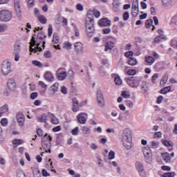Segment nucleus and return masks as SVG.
<instances>
[{
  "label": "nucleus",
  "instance_id": "24",
  "mask_svg": "<svg viewBox=\"0 0 177 177\" xmlns=\"http://www.w3.org/2000/svg\"><path fill=\"white\" fill-rule=\"evenodd\" d=\"M8 111H9V105L6 104L0 108V117L3 113H8Z\"/></svg>",
  "mask_w": 177,
  "mask_h": 177
},
{
  "label": "nucleus",
  "instance_id": "44",
  "mask_svg": "<svg viewBox=\"0 0 177 177\" xmlns=\"http://www.w3.org/2000/svg\"><path fill=\"white\" fill-rule=\"evenodd\" d=\"M115 157V152L113 151H111L109 153V160H114Z\"/></svg>",
  "mask_w": 177,
  "mask_h": 177
},
{
  "label": "nucleus",
  "instance_id": "3",
  "mask_svg": "<svg viewBox=\"0 0 177 177\" xmlns=\"http://www.w3.org/2000/svg\"><path fill=\"white\" fill-rule=\"evenodd\" d=\"M85 27L88 37H89V38H92L95 32V19L91 18V15H87L86 17Z\"/></svg>",
  "mask_w": 177,
  "mask_h": 177
},
{
  "label": "nucleus",
  "instance_id": "15",
  "mask_svg": "<svg viewBox=\"0 0 177 177\" xmlns=\"http://www.w3.org/2000/svg\"><path fill=\"white\" fill-rule=\"evenodd\" d=\"M61 70H63V68H59L57 71V76L58 77V80L63 81L64 80H66V77H67V73H66V71L60 72Z\"/></svg>",
  "mask_w": 177,
  "mask_h": 177
},
{
  "label": "nucleus",
  "instance_id": "50",
  "mask_svg": "<svg viewBox=\"0 0 177 177\" xmlns=\"http://www.w3.org/2000/svg\"><path fill=\"white\" fill-rule=\"evenodd\" d=\"M6 30H8V26H6V25L5 24H0V32H5V31H6Z\"/></svg>",
  "mask_w": 177,
  "mask_h": 177
},
{
  "label": "nucleus",
  "instance_id": "19",
  "mask_svg": "<svg viewBox=\"0 0 177 177\" xmlns=\"http://www.w3.org/2000/svg\"><path fill=\"white\" fill-rule=\"evenodd\" d=\"M8 87L10 91H15L16 89V82L15 79H10L8 82Z\"/></svg>",
  "mask_w": 177,
  "mask_h": 177
},
{
  "label": "nucleus",
  "instance_id": "37",
  "mask_svg": "<svg viewBox=\"0 0 177 177\" xmlns=\"http://www.w3.org/2000/svg\"><path fill=\"white\" fill-rule=\"evenodd\" d=\"M131 9H139V0L133 2Z\"/></svg>",
  "mask_w": 177,
  "mask_h": 177
},
{
  "label": "nucleus",
  "instance_id": "63",
  "mask_svg": "<svg viewBox=\"0 0 177 177\" xmlns=\"http://www.w3.org/2000/svg\"><path fill=\"white\" fill-rule=\"evenodd\" d=\"M124 56L126 57H131V56H133V52L132 51L126 52L124 53Z\"/></svg>",
  "mask_w": 177,
  "mask_h": 177
},
{
  "label": "nucleus",
  "instance_id": "30",
  "mask_svg": "<svg viewBox=\"0 0 177 177\" xmlns=\"http://www.w3.org/2000/svg\"><path fill=\"white\" fill-rule=\"evenodd\" d=\"M48 116L46 115V114L44 113L41 115H40V117L38 118V121L39 122H46V118Z\"/></svg>",
  "mask_w": 177,
  "mask_h": 177
},
{
  "label": "nucleus",
  "instance_id": "31",
  "mask_svg": "<svg viewBox=\"0 0 177 177\" xmlns=\"http://www.w3.org/2000/svg\"><path fill=\"white\" fill-rule=\"evenodd\" d=\"M151 26H153V19H147L145 21L146 28H150V27H151Z\"/></svg>",
  "mask_w": 177,
  "mask_h": 177
},
{
  "label": "nucleus",
  "instance_id": "64",
  "mask_svg": "<svg viewBox=\"0 0 177 177\" xmlns=\"http://www.w3.org/2000/svg\"><path fill=\"white\" fill-rule=\"evenodd\" d=\"M172 48H174V49H177V41H171V45Z\"/></svg>",
  "mask_w": 177,
  "mask_h": 177
},
{
  "label": "nucleus",
  "instance_id": "43",
  "mask_svg": "<svg viewBox=\"0 0 177 177\" xmlns=\"http://www.w3.org/2000/svg\"><path fill=\"white\" fill-rule=\"evenodd\" d=\"M131 15L133 17H136L139 15V9H131Z\"/></svg>",
  "mask_w": 177,
  "mask_h": 177
},
{
  "label": "nucleus",
  "instance_id": "32",
  "mask_svg": "<svg viewBox=\"0 0 177 177\" xmlns=\"http://www.w3.org/2000/svg\"><path fill=\"white\" fill-rule=\"evenodd\" d=\"M176 176V173L175 172H167L162 174V177H175Z\"/></svg>",
  "mask_w": 177,
  "mask_h": 177
},
{
  "label": "nucleus",
  "instance_id": "22",
  "mask_svg": "<svg viewBox=\"0 0 177 177\" xmlns=\"http://www.w3.org/2000/svg\"><path fill=\"white\" fill-rule=\"evenodd\" d=\"M77 118L80 124H85V122H86V118H85L82 113L79 114Z\"/></svg>",
  "mask_w": 177,
  "mask_h": 177
},
{
  "label": "nucleus",
  "instance_id": "7",
  "mask_svg": "<svg viewBox=\"0 0 177 177\" xmlns=\"http://www.w3.org/2000/svg\"><path fill=\"white\" fill-rule=\"evenodd\" d=\"M142 153L147 164H151L153 157L151 156V151L149 147H145L142 149Z\"/></svg>",
  "mask_w": 177,
  "mask_h": 177
},
{
  "label": "nucleus",
  "instance_id": "9",
  "mask_svg": "<svg viewBox=\"0 0 177 177\" xmlns=\"http://www.w3.org/2000/svg\"><path fill=\"white\" fill-rule=\"evenodd\" d=\"M136 169L141 177H146V171H145V167L140 162H136Z\"/></svg>",
  "mask_w": 177,
  "mask_h": 177
},
{
  "label": "nucleus",
  "instance_id": "25",
  "mask_svg": "<svg viewBox=\"0 0 177 177\" xmlns=\"http://www.w3.org/2000/svg\"><path fill=\"white\" fill-rule=\"evenodd\" d=\"M145 62L148 63L149 66H151V64L156 62V59H154V57L151 56H147L145 57Z\"/></svg>",
  "mask_w": 177,
  "mask_h": 177
},
{
  "label": "nucleus",
  "instance_id": "18",
  "mask_svg": "<svg viewBox=\"0 0 177 177\" xmlns=\"http://www.w3.org/2000/svg\"><path fill=\"white\" fill-rule=\"evenodd\" d=\"M113 48H114V42L107 41L104 44V52H109V50H113Z\"/></svg>",
  "mask_w": 177,
  "mask_h": 177
},
{
  "label": "nucleus",
  "instance_id": "54",
  "mask_svg": "<svg viewBox=\"0 0 177 177\" xmlns=\"http://www.w3.org/2000/svg\"><path fill=\"white\" fill-rule=\"evenodd\" d=\"M122 17H123V20H124V21H127V20H128V19H129V12H125L123 14Z\"/></svg>",
  "mask_w": 177,
  "mask_h": 177
},
{
  "label": "nucleus",
  "instance_id": "59",
  "mask_svg": "<svg viewBox=\"0 0 177 177\" xmlns=\"http://www.w3.org/2000/svg\"><path fill=\"white\" fill-rule=\"evenodd\" d=\"M102 32L103 34H110V32H111V29H110V28H104L102 30Z\"/></svg>",
  "mask_w": 177,
  "mask_h": 177
},
{
  "label": "nucleus",
  "instance_id": "61",
  "mask_svg": "<svg viewBox=\"0 0 177 177\" xmlns=\"http://www.w3.org/2000/svg\"><path fill=\"white\" fill-rule=\"evenodd\" d=\"M53 42H54V44H59V36L53 35Z\"/></svg>",
  "mask_w": 177,
  "mask_h": 177
},
{
  "label": "nucleus",
  "instance_id": "8",
  "mask_svg": "<svg viewBox=\"0 0 177 177\" xmlns=\"http://www.w3.org/2000/svg\"><path fill=\"white\" fill-rule=\"evenodd\" d=\"M12 67V64L9 62H3L1 65V72L3 75H8L10 73V68Z\"/></svg>",
  "mask_w": 177,
  "mask_h": 177
},
{
  "label": "nucleus",
  "instance_id": "55",
  "mask_svg": "<svg viewBox=\"0 0 177 177\" xmlns=\"http://www.w3.org/2000/svg\"><path fill=\"white\" fill-rule=\"evenodd\" d=\"M168 82V75L165 74L163 75L162 81L160 82H163V84H167Z\"/></svg>",
  "mask_w": 177,
  "mask_h": 177
},
{
  "label": "nucleus",
  "instance_id": "1",
  "mask_svg": "<svg viewBox=\"0 0 177 177\" xmlns=\"http://www.w3.org/2000/svg\"><path fill=\"white\" fill-rule=\"evenodd\" d=\"M36 36L37 38L35 39ZM45 39H46V35L43 31H40L37 34V35L34 34L30 42V55H32V52H34L35 53H37L38 50L39 52H42V48L41 47V44H42L43 49H45V44H46Z\"/></svg>",
  "mask_w": 177,
  "mask_h": 177
},
{
  "label": "nucleus",
  "instance_id": "42",
  "mask_svg": "<svg viewBox=\"0 0 177 177\" xmlns=\"http://www.w3.org/2000/svg\"><path fill=\"white\" fill-rule=\"evenodd\" d=\"M52 34H53V28L52 27V24H50L48 26V37H52Z\"/></svg>",
  "mask_w": 177,
  "mask_h": 177
},
{
  "label": "nucleus",
  "instance_id": "49",
  "mask_svg": "<svg viewBox=\"0 0 177 177\" xmlns=\"http://www.w3.org/2000/svg\"><path fill=\"white\" fill-rule=\"evenodd\" d=\"M72 26L75 27V37H80V30H78V28H77V26L75 24H72Z\"/></svg>",
  "mask_w": 177,
  "mask_h": 177
},
{
  "label": "nucleus",
  "instance_id": "36",
  "mask_svg": "<svg viewBox=\"0 0 177 177\" xmlns=\"http://www.w3.org/2000/svg\"><path fill=\"white\" fill-rule=\"evenodd\" d=\"M14 53H20V44H15Z\"/></svg>",
  "mask_w": 177,
  "mask_h": 177
},
{
  "label": "nucleus",
  "instance_id": "33",
  "mask_svg": "<svg viewBox=\"0 0 177 177\" xmlns=\"http://www.w3.org/2000/svg\"><path fill=\"white\" fill-rule=\"evenodd\" d=\"M122 96L124 99H129V97H131V94H129V92H128L127 91H123L122 92Z\"/></svg>",
  "mask_w": 177,
  "mask_h": 177
},
{
  "label": "nucleus",
  "instance_id": "53",
  "mask_svg": "<svg viewBox=\"0 0 177 177\" xmlns=\"http://www.w3.org/2000/svg\"><path fill=\"white\" fill-rule=\"evenodd\" d=\"M80 132V130L78 129V127H75V129H73L72 131H71V133L72 135L73 136H77L78 135V133Z\"/></svg>",
  "mask_w": 177,
  "mask_h": 177
},
{
  "label": "nucleus",
  "instance_id": "46",
  "mask_svg": "<svg viewBox=\"0 0 177 177\" xmlns=\"http://www.w3.org/2000/svg\"><path fill=\"white\" fill-rule=\"evenodd\" d=\"M162 3L164 6H168L172 3V0H162Z\"/></svg>",
  "mask_w": 177,
  "mask_h": 177
},
{
  "label": "nucleus",
  "instance_id": "5",
  "mask_svg": "<svg viewBox=\"0 0 177 177\" xmlns=\"http://www.w3.org/2000/svg\"><path fill=\"white\" fill-rule=\"evenodd\" d=\"M52 136L46 134L41 139V146L46 153H51L50 148L52 147Z\"/></svg>",
  "mask_w": 177,
  "mask_h": 177
},
{
  "label": "nucleus",
  "instance_id": "39",
  "mask_svg": "<svg viewBox=\"0 0 177 177\" xmlns=\"http://www.w3.org/2000/svg\"><path fill=\"white\" fill-rule=\"evenodd\" d=\"M44 56L46 59H50L52 57V53H50V50H46L44 52Z\"/></svg>",
  "mask_w": 177,
  "mask_h": 177
},
{
  "label": "nucleus",
  "instance_id": "56",
  "mask_svg": "<svg viewBox=\"0 0 177 177\" xmlns=\"http://www.w3.org/2000/svg\"><path fill=\"white\" fill-rule=\"evenodd\" d=\"M1 124L3 127H6V125H8V119L6 118L1 119Z\"/></svg>",
  "mask_w": 177,
  "mask_h": 177
},
{
  "label": "nucleus",
  "instance_id": "11",
  "mask_svg": "<svg viewBox=\"0 0 177 177\" xmlns=\"http://www.w3.org/2000/svg\"><path fill=\"white\" fill-rule=\"evenodd\" d=\"M91 19H95V17H96V19H98V17H100V11L97 10H89L87 12V16L89 17Z\"/></svg>",
  "mask_w": 177,
  "mask_h": 177
},
{
  "label": "nucleus",
  "instance_id": "51",
  "mask_svg": "<svg viewBox=\"0 0 177 177\" xmlns=\"http://www.w3.org/2000/svg\"><path fill=\"white\" fill-rule=\"evenodd\" d=\"M38 97V93L37 92H33L30 94V99L32 100H35Z\"/></svg>",
  "mask_w": 177,
  "mask_h": 177
},
{
  "label": "nucleus",
  "instance_id": "35",
  "mask_svg": "<svg viewBox=\"0 0 177 177\" xmlns=\"http://www.w3.org/2000/svg\"><path fill=\"white\" fill-rule=\"evenodd\" d=\"M115 84L116 85H121L122 84V80H121V77L120 76H117L114 79Z\"/></svg>",
  "mask_w": 177,
  "mask_h": 177
},
{
  "label": "nucleus",
  "instance_id": "13",
  "mask_svg": "<svg viewBox=\"0 0 177 177\" xmlns=\"http://www.w3.org/2000/svg\"><path fill=\"white\" fill-rule=\"evenodd\" d=\"M72 111L74 113H77V111H80V102H78V100L75 97L72 99Z\"/></svg>",
  "mask_w": 177,
  "mask_h": 177
},
{
  "label": "nucleus",
  "instance_id": "10",
  "mask_svg": "<svg viewBox=\"0 0 177 177\" xmlns=\"http://www.w3.org/2000/svg\"><path fill=\"white\" fill-rule=\"evenodd\" d=\"M97 102L100 107H104V97H103V93L102 91H97Z\"/></svg>",
  "mask_w": 177,
  "mask_h": 177
},
{
  "label": "nucleus",
  "instance_id": "60",
  "mask_svg": "<svg viewBox=\"0 0 177 177\" xmlns=\"http://www.w3.org/2000/svg\"><path fill=\"white\" fill-rule=\"evenodd\" d=\"M68 75L69 77V78L72 79L74 78V71L73 70H69L68 72Z\"/></svg>",
  "mask_w": 177,
  "mask_h": 177
},
{
  "label": "nucleus",
  "instance_id": "45",
  "mask_svg": "<svg viewBox=\"0 0 177 177\" xmlns=\"http://www.w3.org/2000/svg\"><path fill=\"white\" fill-rule=\"evenodd\" d=\"M33 176L41 177V171L38 169H36L35 170L33 171Z\"/></svg>",
  "mask_w": 177,
  "mask_h": 177
},
{
  "label": "nucleus",
  "instance_id": "12",
  "mask_svg": "<svg viewBox=\"0 0 177 177\" xmlns=\"http://www.w3.org/2000/svg\"><path fill=\"white\" fill-rule=\"evenodd\" d=\"M100 27H109L111 26V21L107 18L101 19L98 21Z\"/></svg>",
  "mask_w": 177,
  "mask_h": 177
},
{
  "label": "nucleus",
  "instance_id": "48",
  "mask_svg": "<svg viewBox=\"0 0 177 177\" xmlns=\"http://www.w3.org/2000/svg\"><path fill=\"white\" fill-rule=\"evenodd\" d=\"M82 131L85 135H88V133H91V129L86 127H82Z\"/></svg>",
  "mask_w": 177,
  "mask_h": 177
},
{
  "label": "nucleus",
  "instance_id": "16",
  "mask_svg": "<svg viewBox=\"0 0 177 177\" xmlns=\"http://www.w3.org/2000/svg\"><path fill=\"white\" fill-rule=\"evenodd\" d=\"M17 120L19 127H24V122H26V118L24 115L19 113L17 115Z\"/></svg>",
  "mask_w": 177,
  "mask_h": 177
},
{
  "label": "nucleus",
  "instance_id": "14",
  "mask_svg": "<svg viewBox=\"0 0 177 177\" xmlns=\"http://www.w3.org/2000/svg\"><path fill=\"white\" fill-rule=\"evenodd\" d=\"M75 50L78 55H82L84 53V45L82 43L78 41L75 44Z\"/></svg>",
  "mask_w": 177,
  "mask_h": 177
},
{
  "label": "nucleus",
  "instance_id": "62",
  "mask_svg": "<svg viewBox=\"0 0 177 177\" xmlns=\"http://www.w3.org/2000/svg\"><path fill=\"white\" fill-rule=\"evenodd\" d=\"M161 169H162V171H171V167L169 166L163 165L161 167Z\"/></svg>",
  "mask_w": 177,
  "mask_h": 177
},
{
  "label": "nucleus",
  "instance_id": "20",
  "mask_svg": "<svg viewBox=\"0 0 177 177\" xmlns=\"http://www.w3.org/2000/svg\"><path fill=\"white\" fill-rule=\"evenodd\" d=\"M44 78L46 81H48V82H53V80H55L53 74L50 72H46V73L44 74Z\"/></svg>",
  "mask_w": 177,
  "mask_h": 177
},
{
  "label": "nucleus",
  "instance_id": "52",
  "mask_svg": "<svg viewBox=\"0 0 177 177\" xmlns=\"http://www.w3.org/2000/svg\"><path fill=\"white\" fill-rule=\"evenodd\" d=\"M162 144H163L165 146H166L167 147H171V146H172V142H171L170 141L167 140H164V141L162 142Z\"/></svg>",
  "mask_w": 177,
  "mask_h": 177
},
{
  "label": "nucleus",
  "instance_id": "4",
  "mask_svg": "<svg viewBox=\"0 0 177 177\" xmlns=\"http://www.w3.org/2000/svg\"><path fill=\"white\" fill-rule=\"evenodd\" d=\"M142 80H143V77L142 76H133L124 78V81H126L127 84L131 88H138L140 82H142Z\"/></svg>",
  "mask_w": 177,
  "mask_h": 177
},
{
  "label": "nucleus",
  "instance_id": "38",
  "mask_svg": "<svg viewBox=\"0 0 177 177\" xmlns=\"http://www.w3.org/2000/svg\"><path fill=\"white\" fill-rule=\"evenodd\" d=\"M99 73L101 77H104L106 75V71H104V67L100 66L99 68Z\"/></svg>",
  "mask_w": 177,
  "mask_h": 177
},
{
  "label": "nucleus",
  "instance_id": "40",
  "mask_svg": "<svg viewBox=\"0 0 177 177\" xmlns=\"http://www.w3.org/2000/svg\"><path fill=\"white\" fill-rule=\"evenodd\" d=\"M32 64H33V66H36L37 67H39L40 68L42 67V63H41L39 61L33 60L32 62Z\"/></svg>",
  "mask_w": 177,
  "mask_h": 177
},
{
  "label": "nucleus",
  "instance_id": "34",
  "mask_svg": "<svg viewBox=\"0 0 177 177\" xmlns=\"http://www.w3.org/2000/svg\"><path fill=\"white\" fill-rule=\"evenodd\" d=\"M21 142L24 141L20 139H15L14 140H12V145H14V146H19V145H21Z\"/></svg>",
  "mask_w": 177,
  "mask_h": 177
},
{
  "label": "nucleus",
  "instance_id": "21",
  "mask_svg": "<svg viewBox=\"0 0 177 177\" xmlns=\"http://www.w3.org/2000/svg\"><path fill=\"white\" fill-rule=\"evenodd\" d=\"M161 157L165 162H171V156L168 152L162 153Z\"/></svg>",
  "mask_w": 177,
  "mask_h": 177
},
{
  "label": "nucleus",
  "instance_id": "26",
  "mask_svg": "<svg viewBox=\"0 0 177 177\" xmlns=\"http://www.w3.org/2000/svg\"><path fill=\"white\" fill-rule=\"evenodd\" d=\"M128 64H129V66H136V64H138V60H136L135 57H129Z\"/></svg>",
  "mask_w": 177,
  "mask_h": 177
},
{
  "label": "nucleus",
  "instance_id": "2",
  "mask_svg": "<svg viewBox=\"0 0 177 177\" xmlns=\"http://www.w3.org/2000/svg\"><path fill=\"white\" fill-rule=\"evenodd\" d=\"M122 140L124 147L127 150H130L131 147H132V131L129 129H126L123 132Z\"/></svg>",
  "mask_w": 177,
  "mask_h": 177
},
{
  "label": "nucleus",
  "instance_id": "41",
  "mask_svg": "<svg viewBox=\"0 0 177 177\" xmlns=\"http://www.w3.org/2000/svg\"><path fill=\"white\" fill-rule=\"evenodd\" d=\"M141 89L144 91L145 92H147V82H142L141 84Z\"/></svg>",
  "mask_w": 177,
  "mask_h": 177
},
{
  "label": "nucleus",
  "instance_id": "27",
  "mask_svg": "<svg viewBox=\"0 0 177 177\" xmlns=\"http://www.w3.org/2000/svg\"><path fill=\"white\" fill-rule=\"evenodd\" d=\"M120 1H114L113 3V10H115V12H118L119 9H120Z\"/></svg>",
  "mask_w": 177,
  "mask_h": 177
},
{
  "label": "nucleus",
  "instance_id": "23",
  "mask_svg": "<svg viewBox=\"0 0 177 177\" xmlns=\"http://www.w3.org/2000/svg\"><path fill=\"white\" fill-rule=\"evenodd\" d=\"M59 91V83H55L50 88V92L51 93H56Z\"/></svg>",
  "mask_w": 177,
  "mask_h": 177
},
{
  "label": "nucleus",
  "instance_id": "17",
  "mask_svg": "<svg viewBox=\"0 0 177 177\" xmlns=\"http://www.w3.org/2000/svg\"><path fill=\"white\" fill-rule=\"evenodd\" d=\"M14 5L17 17H21V9L20 8V3H19V0H15Z\"/></svg>",
  "mask_w": 177,
  "mask_h": 177
},
{
  "label": "nucleus",
  "instance_id": "29",
  "mask_svg": "<svg viewBox=\"0 0 177 177\" xmlns=\"http://www.w3.org/2000/svg\"><path fill=\"white\" fill-rule=\"evenodd\" d=\"M171 91V86H166L163 88H162L160 90V93H162V95H165L167 93H168V92H170Z\"/></svg>",
  "mask_w": 177,
  "mask_h": 177
},
{
  "label": "nucleus",
  "instance_id": "58",
  "mask_svg": "<svg viewBox=\"0 0 177 177\" xmlns=\"http://www.w3.org/2000/svg\"><path fill=\"white\" fill-rule=\"evenodd\" d=\"M76 8L77 10H79L80 12H82V10H84V6H82V4L81 3H78L76 5Z\"/></svg>",
  "mask_w": 177,
  "mask_h": 177
},
{
  "label": "nucleus",
  "instance_id": "28",
  "mask_svg": "<svg viewBox=\"0 0 177 177\" xmlns=\"http://www.w3.org/2000/svg\"><path fill=\"white\" fill-rule=\"evenodd\" d=\"M38 20L41 23V24H46L48 22V19L44 16V15H39L38 16Z\"/></svg>",
  "mask_w": 177,
  "mask_h": 177
},
{
  "label": "nucleus",
  "instance_id": "57",
  "mask_svg": "<svg viewBox=\"0 0 177 177\" xmlns=\"http://www.w3.org/2000/svg\"><path fill=\"white\" fill-rule=\"evenodd\" d=\"M128 75H135L136 74V71L133 69H129L127 71Z\"/></svg>",
  "mask_w": 177,
  "mask_h": 177
},
{
  "label": "nucleus",
  "instance_id": "6",
  "mask_svg": "<svg viewBox=\"0 0 177 177\" xmlns=\"http://www.w3.org/2000/svg\"><path fill=\"white\" fill-rule=\"evenodd\" d=\"M13 14L12 12L8 10H3L0 11V21H3V23H8V21H10L12 20V17Z\"/></svg>",
  "mask_w": 177,
  "mask_h": 177
},
{
  "label": "nucleus",
  "instance_id": "47",
  "mask_svg": "<svg viewBox=\"0 0 177 177\" xmlns=\"http://www.w3.org/2000/svg\"><path fill=\"white\" fill-rule=\"evenodd\" d=\"M28 4V8H32L34 7V5L35 3V2L34 1V0H26Z\"/></svg>",
  "mask_w": 177,
  "mask_h": 177
}]
</instances>
